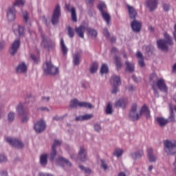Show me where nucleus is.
Returning <instances> with one entry per match:
<instances>
[{
    "mask_svg": "<svg viewBox=\"0 0 176 176\" xmlns=\"http://www.w3.org/2000/svg\"><path fill=\"white\" fill-rule=\"evenodd\" d=\"M7 142L10 144L14 148H18L19 149H21L24 148V143L22 142L20 140L12 138H6Z\"/></svg>",
    "mask_w": 176,
    "mask_h": 176,
    "instance_id": "6e6552de",
    "label": "nucleus"
},
{
    "mask_svg": "<svg viewBox=\"0 0 176 176\" xmlns=\"http://www.w3.org/2000/svg\"><path fill=\"white\" fill-rule=\"evenodd\" d=\"M138 63H139V65L140 67H141V68L145 67V62H144V58H140L138 59Z\"/></svg>",
    "mask_w": 176,
    "mask_h": 176,
    "instance_id": "13d9d810",
    "label": "nucleus"
},
{
    "mask_svg": "<svg viewBox=\"0 0 176 176\" xmlns=\"http://www.w3.org/2000/svg\"><path fill=\"white\" fill-rule=\"evenodd\" d=\"M164 151L168 155H175L176 153V141L166 140L164 142Z\"/></svg>",
    "mask_w": 176,
    "mask_h": 176,
    "instance_id": "20e7f679",
    "label": "nucleus"
},
{
    "mask_svg": "<svg viewBox=\"0 0 176 176\" xmlns=\"http://www.w3.org/2000/svg\"><path fill=\"white\" fill-rule=\"evenodd\" d=\"M103 32H104V35H105V36H106L107 38H109V32H108V29L104 28V30H103Z\"/></svg>",
    "mask_w": 176,
    "mask_h": 176,
    "instance_id": "338daca9",
    "label": "nucleus"
},
{
    "mask_svg": "<svg viewBox=\"0 0 176 176\" xmlns=\"http://www.w3.org/2000/svg\"><path fill=\"white\" fill-rule=\"evenodd\" d=\"M149 80L151 83V86L152 85H156V82H157V80H159V78H157V75L155 73L152 74L151 76H150V78H149Z\"/></svg>",
    "mask_w": 176,
    "mask_h": 176,
    "instance_id": "e433bc0d",
    "label": "nucleus"
},
{
    "mask_svg": "<svg viewBox=\"0 0 176 176\" xmlns=\"http://www.w3.org/2000/svg\"><path fill=\"white\" fill-rule=\"evenodd\" d=\"M53 120H56V122H59L60 120H63L64 117H58V116H56L53 117Z\"/></svg>",
    "mask_w": 176,
    "mask_h": 176,
    "instance_id": "680f3d73",
    "label": "nucleus"
},
{
    "mask_svg": "<svg viewBox=\"0 0 176 176\" xmlns=\"http://www.w3.org/2000/svg\"><path fill=\"white\" fill-rule=\"evenodd\" d=\"M77 159L80 162H86L87 160V151L84 146H80Z\"/></svg>",
    "mask_w": 176,
    "mask_h": 176,
    "instance_id": "9b49d317",
    "label": "nucleus"
},
{
    "mask_svg": "<svg viewBox=\"0 0 176 176\" xmlns=\"http://www.w3.org/2000/svg\"><path fill=\"white\" fill-rule=\"evenodd\" d=\"M97 69H98V63H94L90 67V72L91 74H96L97 72Z\"/></svg>",
    "mask_w": 176,
    "mask_h": 176,
    "instance_id": "ea45409f",
    "label": "nucleus"
},
{
    "mask_svg": "<svg viewBox=\"0 0 176 176\" xmlns=\"http://www.w3.org/2000/svg\"><path fill=\"white\" fill-rule=\"evenodd\" d=\"M14 28V33L16 36H23L24 34V28L20 25H14L13 26Z\"/></svg>",
    "mask_w": 176,
    "mask_h": 176,
    "instance_id": "5701e85b",
    "label": "nucleus"
},
{
    "mask_svg": "<svg viewBox=\"0 0 176 176\" xmlns=\"http://www.w3.org/2000/svg\"><path fill=\"white\" fill-rule=\"evenodd\" d=\"M66 8L68 10V12H71L72 13V21H74L76 23L78 21V18L76 17V8L74 7H72V9H69V6L66 5Z\"/></svg>",
    "mask_w": 176,
    "mask_h": 176,
    "instance_id": "a878e982",
    "label": "nucleus"
},
{
    "mask_svg": "<svg viewBox=\"0 0 176 176\" xmlns=\"http://www.w3.org/2000/svg\"><path fill=\"white\" fill-rule=\"evenodd\" d=\"M67 32L69 38H74V36H75V32H74V29H72L71 26L67 27Z\"/></svg>",
    "mask_w": 176,
    "mask_h": 176,
    "instance_id": "de8ad7c7",
    "label": "nucleus"
},
{
    "mask_svg": "<svg viewBox=\"0 0 176 176\" xmlns=\"http://www.w3.org/2000/svg\"><path fill=\"white\" fill-rule=\"evenodd\" d=\"M144 115L146 119H151V111L146 104H144L140 111V116Z\"/></svg>",
    "mask_w": 176,
    "mask_h": 176,
    "instance_id": "dca6fc26",
    "label": "nucleus"
},
{
    "mask_svg": "<svg viewBox=\"0 0 176 176\" xmlns=\"http://www.w3.org/2000/svg\"><path fill=\"white\" fill-rule=\"evenodd\" d=\"M44 72L47 75H57L58 68L53 65L51 62H47L43 67Z\"/></svg>",
    "mask_w": 176,
    "mask_h": 176,
    "instance_id": "423d86ee",
    "label": "nucleus"
},
{
    "mask_svg": "<svg viewBox=\"0 0 176 176\" xmlns=\"http://www.w3.org/2000/svg\"><path fill=\"white\" fill-rule=\"evenodd\" d=\"M25 0H16L14 5L10 7L7 11V18L9 21H14L16 19V8L14 6H24Z\"/></svg>",
    "mask_w": 176,
    "mask_h": 176,
    "instance_id": "f257e3e1",
    "label": "nucleus"
},
{
    "mask_svg": "<svg viewBox=\"0 0 176 176\" xmlns=\"http://www.w3.org/2000/svg\"><path fill=\"white\" fill-rule=\"evenodd\" d=\"M34 129L36 133H42L45 131V129H46V123L45 121L40 120L34 124Z\"/></svg>",
    "mask_w": 176,
    "mask_h": 176,
    "instance_id": "f8f14e48",
    "label": "nucleus"
},
{
    "mask_svg": "<svg viewBox=\"0 0 176 176\" xmlns=\"http://www.w3.org/2000/svg\"><path fill=\"white\" fill-rule=\"evenodd\" d=\"M82 52H77L73 56V64L74 65H79L80 64V56Z\"/></svg>",
    "mask_w": 176,
    "mask_h": 176,
    "instance_id": "cd10ccee",
    "label": "nucleus"
},
{
    "mask_svg": "<svg viewBox=\"0 0 176 176\" xmlns=\"http://www.w3.org/2000/svg\"><path fill=\"white\" fill-rule=\"evenodd\" d=\"M79 107L80 108H88L91 109L93 104L87 102H80L78 99L74 98L70 101L69 107L72 109H76Z\"/></svg>",
    "mask_w": 176,
    "mask_h": 176,
    "instance_id": "f03ea898",
    "label": "nucleus"
},
{
    "mask_svg": "<svg viewBox=\"0 0 176 176\" xmlns=\"http://www.w3.org/2000/svg\"><path fill=\"white\" fill-rule=\"evenodd\" d=\"M157 45L159 49L163 50L164 52H167L168 50V45L166 40L160 39L157 41Z\"/></svg>",
    "mask_w": 176,
    "mask_h": 176,
    "instance_id": "f3484780",
    "label": "nucleus"
},
{
    "mask_svg": "<svg viewBox=\"0 0 176 176\" xmlns=\"http://www.w3.org/2000/svg\"><path fill=\"white\" fill-rule=\"evenodd\" d=\"M60 49L63 56H67V54L68 53V47L65 45L63 38L60 39Z\"/></svg>",
    "mask_w": 176,
    "mask_h": 176,
    "instance_id": "72a5a7b5",
    "label": "nucleus"
},
{
    "mask_svg": "<svg viewBox=\"0 0 176 176\" xmlns=\"http://www.w3.org/2000/svg\"><path fill=\"white\" fill-rule=\"evenodd\" d=\"M111 83H112L113 86H120L122 85V82L120 81V77L116 76V75H113L111 76Z\"/></svg>",
    "mask_w": 176,
    "mask_h": 176,
    "instance_id": "bb28decb",
    "label": "nucleus"
},
{
    "mask_svg": "<svg viewBox=\"0 0 176 176\" xmlns=\"http://www.w3.org/2000/svg\"><path fill=\"white\" fill-rule=\"evenodd\" d=\"M60 16H61V8L60 7V5H56L54 10L52 20H51L53 25H56V24H58V21L60 20Z\"/></svg>",
    "mask_w": 176,
    "mask_h": 176,
    "instance_id": "0eeeda50",
    "label": "nucleus"
},
{
    "mask_svg": "<svg viewBox=\"0 0 176 176\" xmlns=\"http://www.w3.org/2000/svg\"><path fill=\"white\" fill-rule=\"evenodd\" d=\"M157 87L161 91H164V93H167L168 88L166 85V81L163 78H160L155 83Z\"/></svg>",
    "mask_w": 176,
    "mask_h": 176,
    "instance_id": "ddd939ff",
    "label": "nucleus"
},
{
    "mask_svg": "<svg viewBox=\"0 0 176 176\" xmlns=\"http://www.w3.org/2000/svg\"><path fill=\"white\" fill-rule=\"evenodd\" d=\"M152 89L153 90L155 96L159 97V91H157V88H156L155 83L152 84Z\"/></svg>",
    "mask_w": 176,
    "mask_h": 176,
    "instance_id": "603ef678",
    "label": "nucleus"
},
{
    "mask_svg": "<svg viewBox=\"0 0 176 176\" xmlns=\"http://www.w3.org/2000/svg\"><path fill=\"white\" fill-rule=\"evenodd\" d=\"M101 167L103 168V170H107L108 168V164H107V162L104 160H101Z\"/></svg>",
    "mask_w": 176,
    "mask_h": 176,
    "instance_id": "864d4df0",
    "label": "nucleus"
},
{
    "mask_svg": "<svg viewBox=\"0 0 176 176\" xmlns=\"http://www.w3.org/2000/svg\"><path fill=\"white\" fill-rule=\"evenodd\" d=\"M30 57H31L32 60H33V61H34V63H38L39 61V58L38 57H36V56L34 54H31Z\"/></svg>",
    "mask_w": 176,
    "mask_h": 176,
    "instance_id": "052dcab7",
    "label": "nucleus"
},
{
    "mask_svg": "<svg viewBox=\"0 0 176 176\" xmlns=\"http://www.w3.org/2000/svg\"><path fill=\"white\" fill-rule=\"evenodd\" d=\"M42 42L41 45L46 50H53L56 47V43L46 37L45 34L41 33Z\"/></svg>",
    "mask_w": 176,
    "mask_h": 176,
    "instance_id": "39448f33",
    "label": "nucleus"
},
{
    "mask_svg": "<svg viewBox=\"0 0 176 176\" xmlns=\"http://www.w3.org/2000/svg\"><path fill=\"white\" fill-rule=\"evenodd\" d=\"M136 57L140 60V58H144L142 56V53L141 52H138L136 54Z\"/></svg>",
    "mask_w": 176,
    "mask_h": 176,
    "instance_id": "774afa93",
    "label": "nucleus"
},
{
    "mask_svg": "<svg viewBox=\"0 0 176 176\" xmlns=\"http://www.w3.org/2000/svg\"><path fill=\"white\" fill-rule=\"evenodd\" d=\"M164 38L165 42L168 44L170 45V46H173L174 45V41H173V37L168 34L167 32L164 33Z\"/></svg>",
    "mask_w": 176,
    "mask_h": 176,
    "instance_id": "2f4dec72",
    "label": "nucleus"
},
{
    "mask_svg": "<svg viewBox=\"0 0 176 176\" xmlns=\"http://www.w3.org/2000/svg\"><path fill=\"white\" fill-rule=\"evenodd\" d=\"M93 118V114H85L84 116H79L76 118L77 122H83V120H90Z\"/></svg>",
    "mask_w": 176,
    "mask_h": 176,
    "instance_id": "c756f323",
    "label": "nucleus"
},
{
    "mask_svg": "<svg viewBox=\"0 0 176 176\" xmlns=\"http://www.w3.org/2000/svg\"><path fill=\"white\" fill-rule=\"evenodd\" d=\"M111 93L112 94H116L118 93V86H113Z\"/></svg>",
    "mask_w": 176,
    "mask_h": 176,
    "instance_id": "69168bd1",
    "label": "nucleus"
},
{
    "mask_svg": "<svg viewBox=\"0 0 176 176\" xmlns=\"http://www.w3.org/2000/svg\"><path fill=\"white\" fill-rule=\"evenodd\" d=\"M79 168L80 169L81 171H83L86 174H90V173H91V170L89 168H85L82 165L79 166Z\"/></svg>",
    "mask_w": 176,
    "mask_h": 176,
    "instance_id": "09e8293b",
    "label": "nucleus"
},
{
    "mask_svg": "<svg viewBox=\"0 0 176 176\" xmlns=\"http://www.w3.org/2000/svg\"><path fill=\"white\" fill-rule=\"evenodd\" d=\"M58 145H61V141L60 140H54V144L52 146V148H54V149H56V146H58Z\"/></svg>",
    "mask_w": 176,
    "mask_h": 176,
    "instance_id": "5fc2aeb1",
    "label": "nucleus"
},
{
    "mask_svg": "<svg viewBox=\"0 0 176 176\" xmlns=\"http://www.w3.org/2000/svg\"><path fill=\"white\" fill-rule=\"evenodd\" d=\"M142 156H144V151L142 150H140L136 152L131 153L130 154V157L133 160H137L138 159H141V157H142Z\"/></svg>",
    "mask_w": 176,
    "mask_h": 176,
    "instance_id": "393cba45",
    "label": "nucleus"
},
{
    "mask_svg": "<svg viewBox=\"0 0 176 176\" xmlns=\"http://www.w3.org/2000/svg\"><path fill=\"white\" fill-rule=\"evenodd\" d=\"M16 112L19 116H21L22 115H27L28 113V110L24 107L23 104L20 103L16 107Z\"/></svg>",
    "mask_w": 176,
    "mask_h": 176,
    "instance_id": "4be33fe9",
    "label": "nucleus"
},
{
    "mask_svg": "<svg viewBox=\"0 0 176 176\" xmlns=\"http://www.w3.org/2000/svg\"><path fill=\"white\" fill-rule=\"evenodd\" d=\"M41 101L43 102H49L50 101V97L49 96H42Z\"/></svg>",
    "mask_w": 176,
    "mask_h": 176,
    "instance_id": "4d7b16f0",
    "label": "nucleus"
},
{
    "mask_svg": "<svg viewBox=\"0 0 176 176\" xmlns=\"http://www.w3.org/2000/svg\"><path fill=\"white\" fill-rule=\"evenodd\" d=\"M47 157H49L48 154H43L40 156V164L43 167H46L47 165Z\"/></svg>",
    "mask_w": 176,
    "mask_h": 176,
    "instance_id": "7c9ffc66",
    "label": "nucleus"
},
{
    "mask_svg": "<svg viewBox=\"0 0 176 176\" xmlns=\"http://www.w3.org/2000/svg\"><path fill=\"white\" fill-rule=\"evenodd\" d=\"M146 5L150 12H153L155 9H157L158 2L157 0H146Z\"/></svg>",
    "mask_w": 176,
    "mask_h": 176,
    "instance_id": "2eb2a0df",
    "label": "nucleus"
},
{
    "mask_svg": "<svg viewBox=\"0 0 176 176\" xmlns=\"http://www.w3.org/2000/svg\"><path fill=\"white\" fill-rule=\"evenodd\" d=\"M21 45V42L20 41V38H17L14 41L9 51L11 56H14L19 52Z\"/></svg>",
    "mask_w": 176,
    "mask_h": 176,
    "instance_id": "1a4fd4ad",
    "label": "nucleus"
},
{
    "mask_svg": "<svg viewBox=\"0 0 176 176\" xmlns=\"http://www.w3.org/2000/svg\"><path fill=\"white\" fill-rule=\"evenodd\" d=\"M127 9H128L129 14V18L131 20H135L136 19L137 16H138V14L137 13V10H135L134 7L131 6L129 5L127 6Z\"/></svg>",
    "mask_w": 176,
    "mask_h": 176,
    "instance_id": "a211bd4d",
    "label": "nucleus"
},
{
    "mask_svg": "<svg viewBox=\"0 0 176 176\" xmlns=\"http://www.w3.org/2000/svg\"><path fill=\"white\" fill-rule=\"evenodd\" d=\"M8 160V158H6V156L3 155H0V163H2V162H6Z\"/></svg>",
    "mask_w": 176,
    "mask_h": 176,
    "instance_id": "0e129e2a",
    "label": "nucleus"
},
{
    "mask_svg": "<svg viewBox=\"0 0 176 176\" xmlns=\"http://www.w3.org/2000/svg\"><path fill=\"white\" fill-rule=\"evenodd\" d=\"M114 156H116V157H120L122 155H123V149L122 148H116L114 153Z\"/></svg>",
    "mask_w": 176,
    "mask_h": 176,
    "instance_id": "37998d69",
    "label": "nucleus"
},
{
    "mask_svg": "<svg viewBox=\"0 0 176 176\" xmlns=\"http://www.w3.org/2000/svg\"><path fill=\"white\" fill-rule=\"evenodd\" d=\"M38 176H53V175L47 173L39 172Z\"/></svg>",
    "mask_w": 176,
    "mask_h": 176,
    "instance_id": "e2e57ef3",
    "label": "nucleus"
},
{
    "mask_svg": "<svg viewBox=\"0 0 176 176\" xmlns=\"http://www.w3.org/2000/svg\"><path fill=\"white\" fill-rule=\"evenodd\" d=\"M127 100L126 99L121 98L116 101L115 103L116 108H125Z\"/></svg>",
    "mask_w": 176,
    "mask_h": 176,
    "instance_id": "c85d7f7f",
    "label": "nucleus"
},
{
    "mask_svg": "<svg viewBox=\"0 0 176 176\" xmlns=\"http://www.w3.org/2000/svg\"><path fill=\"white\" fill-rule=\"evenodd\" d=\"M56 156H57V151L56 150V148H52V151L50 154L49 156V159L51 162H53V160H54V159H56Z\"/></svg>",
    "mask_w": 176,
    "mask_h": 176,
    "instance_id": "4c0bfd02",
    "label": "nucleus"
},
{
    "mask_svg": "<svg viewBox=\"0 0 176 176\" xmlns=\"http://www.w3.org/2000/svg\"><path fill=\"white\" fill-rule=\"evenodd\" d=\"M162 8H163L164 12H168V10H170V4L163 3Z\"/></svg>",
    "mask_w": 176,
    "mask_h": 176,
    "instance_id": "6e6d98bb",
    "label": "nucleus"
},
{
    "mask_svg": "<svg viewBox=\"0 0 176 176\" xmlns=\"http://www.w3.org/2000/svg\"><path fill=\"white\" fill-rule=\"evenodd\" d=\"M147 156L151 163H155L157 160V157L153 154V148L151 147L147 149Z\"/></svg>",
    "mask_w": 176,
    "mask_h": 176,
    "instance_id": "6ab92c4d",
    "label": "nucleus"
},
{
    "mask_svg": "<svg viewBox=\"0 0 176 176\" xmlns=\"http://www.w3.org/2000/svg\"><path fill=\"white\" fill-rule=\"evenodd\" d=\"M98 8L100 12L103 20L106 21L107 25H109V23H111V15L108 13V11H107V5L104 3H100L98 5Z\"/></svg>",
    "mask_w": 176,
    "mask_h": 176,
    "instance_id": "7ed1b4c3",
    "label": "nucleus"
},
{
    "mask_svg": "<svg viewBox=\"0 0 176 176\" xmlns=\"http://www.w3.org/2000/svg\"><path fill=\"white\" fill-rule=\"evenodd\" d=\"M21 116L22 123H27L30 119V112L28 111L27 114H22Z\"/></svg>",
    "mask_w": 176,
    "mask_h": 176,
    "instance_id": "79ce46f5",
    "label": "nucleus"
},
{
    "mask_svg": "<svg viewBox=\"0 0 176 176\" xmlns=\"http://www.w3.org/2000/svg\"><path fill=\"white\" fill-rule=\"evenodd\" d=\"M114 60H115L116 65L117 68H122V61L120 60V58L118 56H115Z\"/></svg>",
    "mask_w": 176,
    "mask_h": 176,
    "instance_id": "a18cd8bd",
    "label": "nucleus"
},
{
    "mask_svg": "<svg viewBox=\"0 0 176 176\" xmlns=\"http://www.w3.org/2000/svg\"><path fill=\"white\" fill-rule=\"evenodd\" d=\"M94 130L97 131V133H100L102 130L101 127V124L96 123L94 125Z\"/></svg>",
    "mask_w": 176,
    "mask_h": 176,
    "instance_id": "3c124183",
    "label": "nucleus"
},
{
    "mask_svg": "<svg viewBox=\"0 0 176 176\" xmlns=\"http://www.w3.org/2000/svg\"><path fill=\"white\" fill-rule=\"evenodd\" d=\"M169 109H170V116L166 119L168 122H175V115L174 114V109L173 108V104H169Z\"/></svg>",
    "mask_w": 176,
    "mask_h": 176,
    "instance_id": "473e14b6",
    "label": "nucleus"
},
{
    "mask_svg": "<svg viewBox=\"0 0 176 176\" xmlns=\"http://www.w3.org/2000/svg\"><path fill=\"white\" fill-rule=\"evenodd\" d=\"M105 112L107 115H112L113 113V110L112 109V104L111 102H109L106 107Z\"/></svg>",
    "mask_w": 176,
    "mask_h": 176,
    "instance_id": "58836bf2",
    "label": "nucleus"
},
{
    "mask_svg": "<svg viewBox=\"0 0 176 176\" xmlns=\"http://www.w3.org/2000/svg\"><path fill=\"white\" fill-rule=\"evenodd\" d=\"M14 112H10L8 114V122H13V120H14Z\"/></svg>",
    "mask_w": 176,
    "mask_h": 176,
    "instance_id": "8fccbe9b",
    "label": "nucleus"
},
{
    "mask_svg": "<svg viewBox=\"0 0 176 176\" xmlns=\"http://www.w3.org/2000/svg\"><path fill=\"white\" fill-rule=\"evenodd\" d=\"M108 65L107 64L102 65V67L100 68V74L103 75V74H108Z\"/></svg>",
    "mask_w": 176,
    "mask_h": 176,
    "instance_id": "c03bdc74",
    "label": "nucleus"
},
{
    "mask_svg": "<svg viewBox=\"0 0 176 176\" xmlns=\"http://www.w3.org/2000/svg\"><path fill=\"white\" fill-rule=\"evenodd\" d=\"M86 30L90 36H94V38L97 36V31L96 30L91 28H88Z\"/></svg>",
    "mask_w": 176,
    "mask_h": 176,
    "instance_id": "a19ab883",
    "label": "nucleus"
},
{
    "mask_svg": "<svg viewBox=\"0 0 176 176\" xmlns=\"http://www.w3.org/2000/svg\"><path fill=\"white\" fill-rule=\"evenodd\" d=\"M22 14H23V17L25 23H28V21L30 20V15L28 14V12L23 11Z\"/></svg>",
    "mask_w": 176,
    "mask_h": 176,
    "instance_id": "49530a36",
    "label": "nucleus"
},
{
    "mask_svg": "<svg viewBox=\"0 0 176 176\" xmlns=\"http://www.w3.org/2000/svg\"><path fill=\"white\" fill-rule=\"evenodd\" d=\"M146 52L147 53H153V46L148 45L146 47Z\"/></svg>",
    "mask_w": 176,
    "mask_h": 176,
    "instance_id": "bf43d9fd",
    "label": "nucleus"
},
{
    "mask_svg": "<svg viewBox=\"0 0 176 176\" xmlns=\"http://www.w3.org/2000/svg\"><path fill=\"white\" fill-rule=\"evenodd\" d=\"M85 30H86V28L82 25H80L79 27H76V28H75V31H76L77 35L80 38H82V39L85 38Z\"/></svg>",
    "mask_w": 176,
    "mask_h": 176,
    "instance_id": "b1692460",
    "label": "nucleus"
},
{
    "mask_svg": "<svg viewBox=\"0 0 176 176\" xmlns=\"http://www.w3.org/2000/svg\"><path fill=\"white\" fill-rule=\"evenodd\" d=\"M125 65H126V71H128V72L133 73L134 72V63H131L129 61L125 62Z\"/></svg>",
    "mask_w": 176,
    "mask_h": 176,
    "instance_id": "f704fd0d",
    "label": "nucleus"
},
{
    "mask_svg": "<svg viewBox=\"0 0 176 176\" xmlns=\"http://www.w3.org/2000/svg\"><path fill=\"white\" fill-rule=\"evenodd\" d=\"M157 122L161 127H164L168 123V120L160 117L157 118Z\"/></svg>",
    "mask_w": 176,
    "mask_h": 176,
    "instance_id": "c9c22d12",
    "label": "nucleus"
},
{
    "mask_svg": "<svg viewBox=\"0 0 176 176\" xmlns=\"http://www.w3.org/2000/svg\"><path fill=\"white\" fill-rule=\"evenodd\" d=\"M27 65H25V63L22 62L16 67V72L17 74H25V72H27Z\"/></svg>",
    "mask_w": 176,
    "mask_h": 176,
    "instance_id": "412c9836",
    "label": "nucleus"
},
{
    "mask_svg": "<svg viewBox=\"0 0 176 176\" xmlns=\"http://www.w3.org/2000/svg\"><path fill=\"white\" fill-rule=\"evenodd\" d=\"M57 162L60 167H65V164L67 166V167H72V163H71V162H69V160L67 159L64 158V157L59 156Z\"/></svg>",
    "mask_w": 176,
    "mask_h": 176,
    "instance_id": "4468645a",
    "label": "nucleus"
},
{
    "mask_svg": "<svg viewBox=\"0 0 176 176\" xmlns=\"http://www.w3.org/2000/svg\"><path fill=\"white\" fill-rule=\"evenodd\" d=\"M131 27L134 32H140L142 27L141 22H139L135 19L131 22Z\"/></svg>",
    "mask_w": 176,
    "mask_h": 176,
    "instance_id": "aec40b11",
    "label": "nucleus"
},
{
    "mask_svg": "<svg viewBox=\"0 0 176 176\" xmlns=\"http://www.w3.org/2000/svg\"><path fill=\"white\" fill-rule=\"evenodd\" d=\"M129 118L133 122H135V120H138L140 119V116L138 113H137V104H133L131 109L129 112Z\"/></svg>",
    "mask_w": 176,
    "mask_h": 176,
    "instance_id": "9d476101",
    "label": "nucleus"
}]
</instances>
